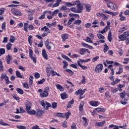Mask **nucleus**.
<instances>
[{"mask_svg":"<svg viewBox=\"0 0 129 129\" xmlns=\"http://www.w3.org/2000/svg\"><path fill=\"white\" fill-rule=\"evenodd\" d=\"M107 6L109 9L112 10L113 11H117V6L115 4L112 3L111 2H108Z\"/></svg>","mask_w":129,"mask_h":129,"instance_id":"f257e3e1","label":"nucleus"},{"mask_svg":"<svg viewBox=\"0 0 129 129\" xmlns=\"http://www.w3.org/2000/svg\"><path fill=\"white\" fill-rule=\"evenodd\" d=\"M48 91H49V87L44 88V91L40 94L41 97H48Z\"/></svg>","mask_w":129,"mask_h":129,"instance_id":"f03ea898","label":"nucleus"},{"mask_svg":"<svg viewBox=\"0 0 129 129\" xmlns=\"http://www.w3.org/2000/svg\"><path fill=\"white\" fill-rule=\"evenodd\" d=\"M102 69H103V65L101 63H99L96 67L95 72V73H100L101 71H102Z\"/></svg>","mask_w":129,"mask_h":129,"instance_id":"7ed1b4c3","label":"nucleus"},{"mask_svg":"<svg viewBox=\"0 0 129 129\" xmlns=\"http://www.w3.org/2000/svg\"><path fill=\"white\" fill-rule=\"evenodd\" d=\"M2 81H4V80H5L6 84H9L10 83V80H9V77L6 74H2L0 77Z\"/></svg>","mask_w":129,"mask_h":129,"instance_id":"20e7f679","label":"nucleus"},{"mask_svg":"<svg viewBox=\"0 0 129 129\" xmlns=\"http://www.w3.org/2000/svg\"><path fill=\"white\" fill-rule=\"evenodd\" d=\"M83 5L81 4V3L80 2V3L77 5V10L76 12L77 14L82 13V11H83Z\"/></svg>","mask_w":129,"mask_h":129,"instance_id":"39448f33","label":"nucleus"},{"mask_svg":"<svg viewBox=\"0 0 129 129\" xmlns=\"http://www.w3.org/2000/svg\"><path fill=\"white\" fill-rule=\"evenodd\" d=\"M102 12H103V13H104L105 14H108V15H111V16H112V17H115V16H117L118 15V13L117 12H111L106 10H103Z\"/></svg>","mask_w":129,"mask_h":129,"instance_id":"423d86ee","label":"nucleus"},{"mask_svg":"<svg viewBox=\"0 0 129 129\" xmlns=\"http://www.w3.org/2000/svg\"><path fill=\"white\" fill-rule=\"evenodd\" d=\"M11 12L13 15H15V16H22V13L20 12V11L17 9H12L11 10Z\"/></svg>","mask_w":129,"mask_h":129,"instance_id":"0eeeda50","label":"nucleus"},{"mask_svg":"<svg viewBox=\"0 0 129 129\" xmlns=\"http://www.w3.org/2000/svg\"><path fill=\"white\" fill-rule=\"evenodd\" d=\"M45 45L46 47V48L48 50H51V48H52V46L54 45L53 43L51 42H49L48 40H46L45 42Z\"/></svg>","mask_w":129,"mask_h":129,"instance_id":"6e6552de","label":"nucleus"},{"mask_svg":"<svg viewBox=\"0 0 129 129\" xmlns=\"http://www.w3.org/2000/svg\"><path fill=\"white\" fill-rule=\"evenodd\" d=\"M26 110L28 111L29 110H31V108H32V102L30 101H27L26 103Z\"/></svg>","mask_w":129,"mask_h":129,"instance_id":"1a4fd4ad","label":"nucleus"},{"mask_svg":"<svg viewBox=\"0 0 129 129\" xmlns=\"http://www.w3.org/2000/svg\"><path fill=\"white\" fill-rule=\"evenodd\" d=\"M80 94V99H82L83 98V97H82V95L84 94V93L82 91V89H79L78 91L76 92V95H79Z\"/></svg>","mask_w":129,"mask_h":129,"instance_id":"9d476101","label":"nucleus"},{"mask_svg":"<svg viewBox=\"0 0 129 129\" xmlns=\"http://www.w3.org/2000/svg\"><path fill=\"white\" fill-rule=\"evenodd\" d=\"M44 113H45V111L42 110H37V112L35 113V114H36L37 116H42Z\"/></svg>","mask_w":129,"mask_h":129,"instance_id":"9b49d317","label":"nucleus"},{"mask_svg":"<svg viewBox=\"0 0 129 129\" xmlns=\"http://www.w3.org/2000/svg\"><path fill=\"white\" fill-rule=\"evenodd\" d=\"M85 104V103L84 102V101H82L81 102L79 107V111L81 112L83 111V107L84 106Z\"/></svg>","mask_w":129,"mask_h":129,"instance_id":"f8f14e48","label":"nucleus"},{"mask_svg":"<svg viewBox=\"0 0 129 129\" xmlns=\"http://www.w3.org/2000/svg\"><path fill=\"white\" fill-rule=\"evenodd\" d=\"M86 51H88V49L84 48H82L80 49L79 53L80 55H84V54L86 53Z\"/></svg>","mask_w":129,"mask_h":129,"instance_id":"ddd939ff","label":"nucleus"},{"mask_svg":"<svg viewBox=\"0 0 129 129\" xmlns=\"http://www.w3.org/2000/svg\"><path fill=\"white\" fill-rule=\"evenodd\" d=\"M104 124H105V120H103L102 122H96L95 124V125H96L97 126L101 127V126H103Z\"/></svg>","mask_w":129,"mask_h":129,"instance_id":"4468645a","label":"nucleus"},{"mask_svg":"<svg viewBox=\"0 0 129 129\" xmlns=\"http://www.w3.org/2000/svg\"><path fill=\"white\" fill-rule=\"evenodd\" d=\"M90 105L92 106H98V101H91L90 102Z\"/></svg>","mask_w":129,"mask_h":129,"instance_id":"2eb2a0df","label":"nucleus"},{"mask_svg":"<svg viewBox=\"0 0 129 129\" xmlns=\"http://www.w3.org/2000/svg\"><path fill=\"white\" fill-rule=\"evenodd\" d=\"M61 37L62 40V42H65V41L68 39V34H67V33L62 34Z\"/></svg>","mask_w":129,"mask_h":129,"instance_id":"dca6fc26","label":"nucleus"},{"mask_svg":"<svg viewBox=\"0 0 129 129\" xmlns=\"http://www.w3.org/2000/svg\"><path fill=\"white\" fill-rule=\"evenodd\" d=\"M62 2V0H55L56 3H55L53 6L52 8H56L57 7H59L60 6V3Z\"/></svg>","mask_w":129,"mask_h":129,"instance_id":"f3484780","label":"nucleus"},{"mask_svg":"<svg viewBox=\"0 0 129 129\" xmlns=\"http://www.w3.org/2000/svg\"><path fill=\"white\" fill-rule=\"evenodd\" d=\"M46 72L47 73V77H50V75H51V73H52V69H51L50 68H46Z\"/></svg>","mask_w":129,"mask_h":129,"instance_id":"a211bd4d","label":"nucleus"},{"mask_svg":"<svg viewBox=\"0 0 129 129\" xmlns=\"http://www.w3.org/2000/svg\"><path fill=\"white\" fill-rule=\"evenodd\" d=\"M42 56L44 59H45V60H48V55L47 54V53L46 52V50H45V49L42 50Z\"/></svg>","mask_w":129,"mask_h":129,"instance_id":"6ab92c4d","label":"nucleus"},{"mask_svg":"<svg viewBox=\"0 0 129 129\" xmlns=\"http://www.w3.org/2000/svg\"><path fill=\"white\" fill-rule=\"evenodd\" d=\"M122 14H123V12H120L119 15V17H120L119 20L121 21H124L125 20V17L123 16L122 15Z\"/></svg>","mask_w":129,"mask_h":129,"instance_id":"aec40b11","label":"nucleus"},{"mask_svg":"<svg viewBox=\"0 0 129 129\" xmlns=\"http://www.w3.org/2000/svg\"><path fill=\"white\" fill-rule=\"evenodd\" d=\"M107 30H108V26H106L103 30L99 31V33L104 34L106 32H107Z\"/></svg>","mask_w":129,"mask_h":129,"instance_id":"412c9836","label":"nucleus"},{"mask_svg":"<svg viewBox=\"0 0 129 129\" xmlns=\"http://www.w3.org/2000/svg\"><path fill=\"white\" fill-rule=\"evenodd\" d=\"M11 60H12V56L10 55V54H8L7 57V64H11V63H12Z\"/></svg>","mask_w":129,"mask_h":129,"instance_id":"4be33fe9","label":"nucleus"},{"mask_svg":"<svg viewBox=\"0 0 129 129\" xmlns=\"http://www.w3.org/2000/svg\"><path fill=\"white\" fill-rule=\"evenodd\" d=\"M56 88L60 90V91H64V87H62V86L57 84L56 85Z\"/></svg>","mask_w":129,"mask_h":129,"instance_id":"5701e85b","label":"nucleus"},{"mask_svg":"<svg viewBox=\"0 0 129 129\" xmlns=\"http://www.w3.org/2000/svg\"><path fill=\"white\" fill-rule=\"evenodd\" d=\"M85 6L86 7V11H87V12L89 13V12H90V10H91V6L89 4H86V5H85Z\"/></svg>","mask_w":129,"mask_h":129,"instance_id":"b1692460","label":"nucleus"},{"mask_svg":"<svg viewBox=\"0 0 129 129\" xmlns=\"http://www.w3.org/2000/svg\"><path fill=\"white\" fill-rule=\"evenodd\" d=\"M29 23H25L24 24V30L25 32H28V28H29Z\"/></svg>","mask_w":129,"mask_h":129,"instance_id":"393cba45","label":"nucleus"},{"mask_svg":"<svg viewBox=\"0 0 129 129\" xmlns=\"http://www.w3.org/2000/svg\"><path fill=\"white\" fill-rule=\"evenodd\" d=\"M61 57L62 58H63V59H65L66 60H67V61H69V62H72V61L71 60V59H70L69 57H68V56H67L64 54H62Z\"/></svg>","mask_w":129,"mask_h":129,"instance_id":"a878e982","label":"nucleus"},{"mask_svg":"<svg viewBox=\"0 0 129 129\" xmlns=\"http://www.w3.org/2000/svg\"><path fill=\"white\" fill-rule=\"evenodd\" d=\"M108 40L109 42H111V41L112 40V37H111V31H109V32H108Z\"/></svg>","mask_w":129,"mask_h":129,"instance_id":"bb28decb","label":"nucleus"},{"mask_svg":"<svg viewBox=\"0 0 129 129\" xmlns=\"http://www.w3.org/2000/svg\"><path fill=\"white\" fill-rule=\"evenodd\" d=\"M61 99H66L67 98V94L66 93H62L60 94Z\"/></svg>","mask_w":129,"mask_h":129,"instance_id":"cd10ccee","label":"nucleus"},{"mask_svg":"<svg viewBox=\"0 0 129 129\" xmlns=\"http://www.w3.org/2000/svg\"><path fill=\"white\" fill-rule=\"evenodd\" d=\"M104 53H106V52H107V51H108V50H109V47H108V46H107V44H106V43L104 44Z\"/></svg>","mask_w":129,"mask_h":129,"instance_id":"c85d7f7f","label":"nucleus"},{"mask_svg":"<svg viewBox=\"0 0 129 129\" xmlns=\"http://www.w3.org/2000/svg\"><path fill=\"white\" fill-rule=\"evenodd\" d=\"M16 91L19 94H24V91L20 88H17Z\"/></svg>","mask_w":129,"mask_h":129,"instance_id":"c756f323","label":"nucleus"},{"mask_svg":"<svg viewBox=\"0 0 129 129\" xmlns=\"http://www.w3.org/2000/svg\"><path fill=\"white\" fill-rule=\"evenodd\" d=\"M122 71H123V70L122 69V67H121V66H119V71L116 73V74L117 75L121 74V73H122Z\"/></svg>","mask_w":129,"mask_h":129,"instance_id":"7c9ffc66","label":"nucleus"},{"mask_svg":"<svg viewBox=\"0 0 129 129\" xmlns=\"http://www.w3.org/2000/svg\"><path fill=\"white\" fill-rule=\"evenodd\" d=\"M27 113H28V114L34 115L36 114V111H35L34 110H28V111H27Z\"/></svg>","mask_w":129,"mask_h":129,"instance_id":"2f4dec72","label":"nucleus"},{"mask_svg":"<svg viewBox=\"0 0 129 129\" xmlns=\"http://www.w3.org/2000/svg\"><path fill=\"white\" fill-rule=\"evenodd\" d=\"M80 3V1L77 0L76 1L72 2L71 4H72V6L73 7V6H76V5L77 6V5H79Z\"/></svg>","mask_w":129,"mask_h":129,"instance_id":"473e14b6","label":"nucleus"},{"mask_svg":"<svg viewBox=\"0 0 129 129\" xmlns=\"http://www.w3.org/2000/svg\"><path fill=\"white\" fill-rule=\"evenodd\" d=\"M58 13H59V10L57 9L53 11L51 15L52 17H54L56 15H57Z\"/></svg>","mask_w":129,"mask_h":129,"instance_id":"72a5a7b5","label":"nucleus"},{"mask_svg":"<svg viewBox=\"0 0 129 129\" xmlns=\"http://www.w3.org/2000/svg\"><path fill=\"white\" fill-rule=\"evenodd\" d=\"M74 103V100L72 99L71 101H70L68 102V105L67 106V108H70V107H71V105L73 104Z\"/></svg>","mask_w":129,"mask_h":129,"instance_id":"f704fd0d","label":"nucleus"},{"mask_svg":"<svg viewBox=\"0 0 129 129\" xmlns=\"http://www.w3.org/2000/svg\"><path fill=\"white\" fill-rule=\"evenodd\" d=\"M51 74L52 76H55V75H57L58 77H60V76L59 74L57 73V72H55L53 70L51 71Z\"/></svg>","mask_w":129,"mask_h":129,"instance_id":"c9c22d12","label":"nucleus"},{"mask_svg":"<svg viewBox=\"0 0 129 129\" xmlns=\"http://www.w3.org/2000/svg\"><path fill=\"white\" fill-rule=\"evenodd\" d=\"M126 94L125 92H122L121 93H120V96L122 99H123L125 95H126Z\"/></svg>","mask_w":129,"mask_h":129,"instance_id":"e433bc0d","label":"nucleus"},{"mask_svg":"<svg viewBox=\"0 0 129 129\" xmlns=\"http://www.w3.org/2000/svg\"><path fill=\"white\" fill-rule=\"evenodd\" d=\"M64 115L66 119H68V118H69V116L71 115V112H70V111H69L68 112L65 113Z\"/></svg>","mask_w":129,"mask_h":129,"instance_id":"4c0bfd02","label":"nucleus"},{"mask_svg":"<svg viewBox=\"0 0 129 129\" xmlns=\"http://www.w3.org/2000/svg\"><path fill=\"white\" fill-rule=\"evenodd\" d=\"M109 127L111 128L113 127V129H119V127L117 125L110 124L109 125Z\"/></svg>","mask_w":129,"mask_h":129,"instance_id":"58836bf2","label":"nucleus"},{"mask_svg":"<svg viewBox=\"0 0 129 129\" xmlns=\"http://www.w3.org/2000/svg\"><path fill=\"white\" fill-rule=\"evenodd\" d=\"M0 124H1V125H4V126L11 125V124H8L7 123H5V122H4V121H3V120L2 119L0 120Z\"/></svg>","mask_w":129,"mask_h":129,"instance_id":"ea45409f","label":"nucleus"},{"mask_svg":"<svg viewBox=\"0 0 129 129\" xmlns=\"http://www.w3.org/2000/svg\"><path fill=\"white\" fill-rule=\"evenodd\" d=\"M12 46H13V44H12V43H11L10 42L8 43V44L6 45L7 50H11V49H12Z\"/></svg>","mask_w":129,"mask_h":129,"instance_id":"a19ab883","label":"nucleus"},{"mask_svg":"<svg viewBox=\"0 0 129 129\" xmlns=\"http://www.w3.org/2000/svg\"><path fill=\"white\" fill-rule=\"evenodd\" d=\"M75 20V19L74 18H71L68 22V25L69 26L72 24V22H74V21Z\"/></svg>","mask_w":129,"mask_h":129,"instance_id":"79ce46f5","label":"nucleus"},{"mask_svg":"<svg viewBox=\"0 0 129 129\" xmlns=\"http://www.w3.org/2000/svg\"><path fill=\"white\" fill-rule=\"evenodd\" d=\"M16 76L17 77H18V78H23V76H22L21 73L18 71H16Z\"/></svg>","mask_w":129,"mask_h":129,"instance_id":"37998d69","label":"nucleus"},{"mask_svg":"<svg viewBox=\"0 0 129 129\" xmlns=\"http://www.w3.org/2000/svg\"><path fill=\"white\" fill-rule=\"evenodd\" d=\"M6 53V50L4 48H0V56L4 55Z\"/></svg>","mask_w":129,"mask_h":129,"instance_id":"c03bdc74","label":"nucleus"},{"mask_svg":"<svg viewBox=\"0 0 129 129\" xmlns=\"http://www.w3.org/2000/svg\"><path fill=\"white\" fill-rule=\"evenodd\" d=\"M32 38L33 36L32 35L29 36L28 38V41L30 46H32V40L31 39H32Z\"/></svg>","mask_w":129,"mask_h":129,"instance_id":"a18cd8bd","label":"nucleus"},{"mask_svg":"<svg viewBox=\"0 0 129 129\" xmlns=\"http://www.w3.org/2000/svg\"><path fill=\"white\" fill-rule=\"evenodd\" d=\"M82 119L85 121V122L84 124V126H87V125H88V123H87V118H86L85 117H83Z\"/></svg>","mask_w":129,"mask_h":129,"instance_id":"49530a36","label":"nucleus"},{"mask_svg":"<svg viewBox=\"0 0 129 129\" xmlns=\"http://www.w3.org/2000/svg\"><path fill=\"white\" fill-rule=\"evenodd\" d=\"M119 38L121 41H124V40H126V38L124 35H123V34L120 35Z\"/></svg>","mask_w":129,"mask_h":129,"instance_id":"de8ad7c7","label":"nucleus"},{"mask_svg":"<svg viewBox=\"0 0 129 129\" xmlns=\"http://www.w3.org/2000/svg\"><path fill=\"white\" fill-rule=\"evenodd\" d=\"M97 37L100 40H104V36L101 34H98Z\"/></svg>","mask_w":129,"mask_h":129,"instance_id":"09e8293b","label":"nucleus"},{"mask_svg":"<svg viewBox=\"0 0 129 129\" xmlns=\"http://www.w3.org/2000/svg\"><path fill=\"white\" fill-rule=\"evenodd\" d=\"M101 17L103 20H108V17L105 16V14L101 13Z\"/></svg>","mask_w":129,"mask_h":129,"instance_id":"8fccbe9b","label":"nucleus"},{"mask_svg":"<svg viewBox=\"0 0 129 129\" xmlns=\"http://www.w3.org/2000/svg\"><path fill=\"white\" fill-rule=\"evenodd\" d=\"M30 58L31 59V60H33V61L34 62V63H37V60L36 59V56L31 55L30 56Z\"/></svg>","mask_w":129,"mask_h":129,"instance_id":"3c124183","label":"nucleus"},{"mask_svg":"<svg viewBox=\"0 0 129 129\" xmlns=\"http://www.w3.org/2000/svg\"><path fill=\"white\" fill-rule=\"evenodd\" d=\"M82 21H81V20L78 19L77 20H75L74 22V24L75 25H80V24H81Z\"/></svg>","mask_w":129,"mask_h":129,"instance_id":"603ef678","label":"nucleus"},{"mask_svg":"<svg viewBox=\"0 0 129 129\" xmlns=\"http://www.w3.org/2000/svg\"><path fill=\"white\" fill-rule=\"evenodd\" d=\"M63 63L64 64L63 69H66V68H67V67H68V62H67L66 60H63Z\"/></svg>","mask_w":129,"mask_h":129,"instance_id":"864d4df0","label":"nucleus"},{"mask_svg":"<svg viewBox=\"0 0 129 129\" xmlns=\"http://www.w3.org/2000/svg\"><path fill=\"white\" fill-rule=\"evenodd\" d=\"M126 101H127V100L125 99H122L120 102L122 104L125 105V104H126V103H127Z\"/></svg>","mask_w":129,"mask_h":129,"instance_id":"5fc2aeb1","label":"nucleus"},{"mask_svg":"<svg viewBox=\"0 0 129 129\" xmlns=\"http://www.w3.org/2000/svg\"><path fill=\"white\" fill-rule=\"evenodd\" d=\"M61 126H62V127H68V125H67V122L63 121L62 122Z\"/></svg>","mask_w":129,"mask_h":129,"instance_id":"6e6d98bb","label":"nucleus"},{"mask_svg":"<svg viewBox=\"0 0 129 129\" xmlns=\"http://www.w3.org/2000/svg\"><path fill=\"white\" fill-rule=\"evenodd\" d=\"M0 71H4V66L1 60H0Z\"/></svg>","mask_w":129,"mask_h":129,"instance_id":"4d7b16f0","label":"nucleus"},{"mask_svg":"<svg viewBox=\"0 0 129 129\" xmlns=\"http://www.w3.org/2000/svg\"><path fill=\"white\" fill-rule=\"evenodd\" d=\"M51 107H52V108H53V109L56 108H57V103L53 102L51 104Z\"/></svg>","mask_w":129,"mask_h":129,"instance_id":"13d9d810","label":"nucleus"},{"mask_svg":"<svg viewBox=\"0 0 129 129\" xmlns=\"http://www.w3.org/2000/svg\"><path fill=\"white\" fill-rule=\"evenodd\" d=\"M9 41L11 43H14L15 42V37L13 35H11Z\"/></svg>","mask_w":129,"mask_h":129,"instance_id":"bf43d9fd","label":"nucleus"},{"mask_svg":"<svg viewBox=\"0 0 129 129\" xmlns=\"http://www.w3.org/2000/svg\"><path fill=\"white\" fill-rule=\"evenodd\" d=\"M64 5H65V6H66L67 7H73L72 3H70V2H66L64 3Z\"/></svg>","mask_w":129,"mask_h":129,"instance_id":"052dcab7","label":"nucleus"},{"mask_svg":"<svg viewBox=\"0 0 129 129\" xmlns=\"http://www.w3.org/2000/svg\"><path fill=\"white\" fill-rule=\"evenodd\" d=\"M6 11V9L3 8L0 9V16H2L5 13V11Z\"/></svg>","mask_w":129,"mask_h":129,"instance_id":"680f3d73","label":"nucleus"},{"mask_svg":"<svg viewBox=\"0 0 129 129\" xmlns=\"http://www.w3.org/2000/svg\"><path fill=\"white\" fill-rule=\"evenodd\" d=\"M56 115L58 117H64V114L62 113H57Z\"/></svg>","mask_w":129,"mask_h":129,"instance_id":"e2e57ef3","label":"nucleus"},{"mask_svg":"<svg viewBox=\"0 0 129 129\" xmlns=\"http://www.w3.org/2000/svg\"><path fill=\"white\" fill-rule=\"evenodd\" d=\"M41 30V31H44V30H45V32H48V31H49V28H47V26H44Z\"/></svg>","mask_w":129,"mask_h":129,"instance_id":"0e129e2a","label":"nucleus"},{"mask_svg":"<svg viewBox=\"0 0 129 129\" xmlns=\"http://www.w3.org/2000/svg\"><path fill=\"white\" fill-rule=\"evenodd\" d=\"M17 127L19 129H27L26 126L23 125H17Z\"/></svg>","mask_w":129,"mask_h":129,"instance_id":"69168bd1","label":"nucleus"},{"mask_svg":"<svg viewBox=\"0 0 129 129\" xmlns=\"http://www.w3.org/2000/svg\"><path fill=\"white\" fill-rule=\"evenodd\" d=\"M45 79H42V80H41L40 81H39L38 82V84H43V83H44V82H45Z\"/></svg>","mask_w":129,"mask_h":129,"instance_id":"338daca9","label":"nucleus"},{"mask_svg":"<svg viewBox=\"0 0 129 129\" xmlns=\"http://www.w3.org/2000/svg\"><path fill=\"white\" fill-rule=\"evenodd\" d=\"M123 36H125V37L127 38V37H129V32H125L123 33Z\"/></svg>","mask_w":129,"mask_h":129,"instance_id":"774afa93","label":"nucleus"}]
</instances>
